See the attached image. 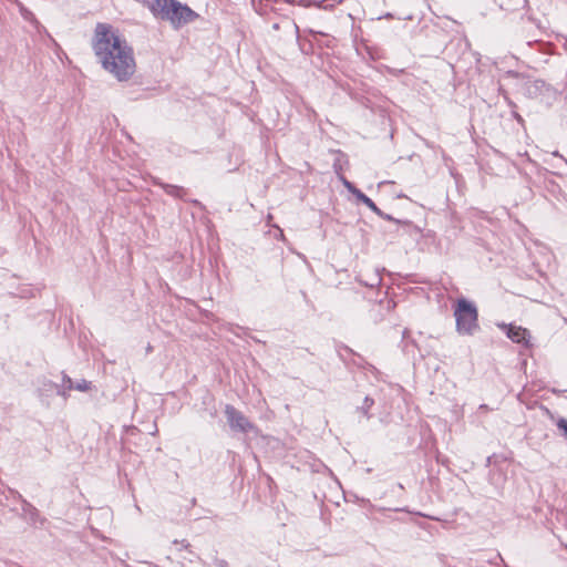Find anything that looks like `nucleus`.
Here are the masks:
<instances>
[{"label":"nucleus","mask_w":567,"mask_h":567,"mask_svg":"<svg viewBox=\"0 0 567 567\" xmlns=\"http://www.w3.org/2000/svg\"><path fill=\"white\" fill-rule=\"evenodd\" d=\"M92 49L102 68L120 82L128 81L136 71L132 47L107 23H97Z\"/></svg>","instance_id":"nucleus-1"},{"label":"nucleus","mask_w":567,"mask_h":567,"mask_svg":"<svg viewBox=\"0 0 567 567\" xmlns=\"http://www.w3.org/2000/svg\"><path fill=\"white\" fill-rule=\"evenodd\" d=\"M507 76L516 80L517 92L529 100H536L547 107L551 106L558 97L559 91L542 79H534L529 74L514 70L507 71Z\"/></svg>","instance_id":"nucleus-2"},{"label":"nucleus","mask_w":567,"mask_h":567,"mask_svg":"<svg viewBox=\"0 0 567 567\" xmlns=\"http://www.w3.org/2000/svg\"><path fill=\"white\" fill-rule=\"evenodd\" d=\"M455 330L460 336H474L481 330L478 323V309L473 300L460 297L453 305Z\"/></svg>","instance_id":"nucleus-3"},{"label":"nucleus","mask_w":567,"mask_h":567,"mask_svg":"<svg viewBox=\"0 0 567 567\" xmlns=\"http://www.w3.org/2000/svg\"><path fill=\"white\" fill-rule=\"evenodd\" d=\"M225 416L229 427L235 432L249 433L256 430V426L231 404H226Z\"/></svg>","instance_id":"nucleus-4"},{"label":"nucleus","mask_w":567,"mask_h":567,"mask_svg":"<svg viewBox=\"0 0 567 567\" xmlns=\"http://www.w3.org/2000/svg\"><path fill=\"white\" fill-rule=\"evenodd\" d=\"M197 18L198 14L187 4H184L177 0L173 1V6L171 8V19L168 22L174 29H179L181 27L195 21Z\"/></svg>","instance_id":"nucleus-5"},{"label":"nucleus","mask_w":567,"mask_h":567,"mask_svg":"<svg viewBox=\"0 0 567 567\" xmlns=\"http://www.w3.org/2000/svg\"><path fill=\"white\" fill-rule=\"evenodd\" d=\"M497 327L505 333V336L514 343L522 344L526 348L530 347V333L529 330L516 326L515 323H497Z\"/></svg>","instance_id":"nucleus-6"},{"label":"nucleus","mask_w":567,"mask_h":567,"mask_svg":"<svg viewBox=\"0 0 567 567\" xmlns=\"http://www.w3.org/2000/svg\"><path fill=\"white\" fill-rule=\"evenodd\" d=\"M340 181L346 189L354 196L358 203L365 205L370 210L377 209V204L365 195L361 189H359L352 182L347 179L344 176H340Z\"/></svg>","instance_id":"nucleus-7"},{"label":"nucleus","mask_w":567,"mask_h":567,"mask_svg":"<svg viewBox=\"0 0 567 567\" xmlns=\"http://www.w3.org/2000/svg\"><path fill=\"white\" fill-rule=\"evenodd\" d=\"M10 492H11V494L14 495V497H17L18 499L21 501L22 516L29 524L35 525L38 522H42L39 511L31 503H29L27 499H24L20 493L14 492V491H10Z\"/></svg>","instance_id":"nucleus-8"},{"label":"nucleus","mask_w":567,"mask_h":567,"mask_svg":"<svg viewBox=\"0 0 567 567\" xmlns=\"http://www.w3.org/2000/svg\"><path fill=\"white\" fill-rule=\"evenodd\" d=\"M305 455L307 458L312 460V462L307 460L301 465H296L295 463L290 462V454L286 452V464H290L291 470L296 468L299 472L310 473H319L321 468L324 467L321 462L313 460L309 452H305Z\"/></svg>","instance_id":"nucleus-9"},{"label":"nucleus","mask_w":567,"mask_h":567,"mask_svg":"<svg viewBox=\"0 0 567 567\" xmlns=\"http://www.w3.org/2000/svg\"><path fill=\"white\" fill-rule=\"evenodd\" d=\"M173 1L174 0H154L148 8L156 19L168 21L171 19Z\"/></svg>","instance_id":"nucleus-10"},{"label":"nucleus","mask_w":567,"mask_h":567,"mask_svg":"<svg viewBox=\"0 0 567 567\" xmlns=\"http://www.w3.org/2000/svg\"><path fill=\"white\" fill-rule=\"evenodd\" d=\"M39 396L42 402L45 404H49V398L53 394L62 395L66 398V392L61 389L56 383L50 381V380H43L42 385L38 389Z\"/></svg>","instance_id":"nucleus-11"},{"label":"nucleus","mask_w":567,"mask_h":567,"mask_svg":"<svg viewBox=\"0 0 567 567\" xmlns=\"http://www.w3.org/2000/svg\"><path fill=\"white\" fill-rule=\"evenodd\" d=\"M409 330L404 329L402 332V350L408 355L411 354L413 358L415 357L414 350H417L419 357L423 359L425 355L430 354L429 351L423 350L419 343L414 339L409 338Z\"/></svg>","instance_id":"nucleus-12"},{"label":"nucleus","mask_w":567,"mask_h":567,"mask_svg":"<svg viewBox=\"0 0 567 567\" xmlns=\"http://www.w3.org/2000/svg\"><path fill=\"white\" fill-rule=\"evenodd\" d=\"M343 0H286V3L299 4L302 7L315 6L318 9L332 10L338 3H342Z\"/></svg>","instance_id":"nucleus-13"},{"label":"nucleus","mask_w":567,"mask_h":567,"mask_svg":"<svg viewBox=\"0 0 567 567\" xmlns=\"http://www.w3.org/2000/svg\"><path fill=\"white\" fill-rule=\"evenodd\" d=\"M371 212H373L380 218H382L384 220H388V221H391V223H394L398 226H401V227H403L405 229H410V228L416 229V226H414V224L411 220L395 218L392 215L386 214L383 210H381L378 206H377V209H372Z\"/></svg>","instance_id":"nucleus-14"},{"label":"nucleus","mask_w":567,"mask_h":567,"mask_svg":"<svg viewBox=\"0 0 567 567\" xmlns=\"http://www.w3.org/2000/svg\"><path fill=\"white\" fill-rule=\"evenodd\" d=\"M161 186L167 195L173 196L175 198L184 199L187 193V190L182 186L165 183H162Z\"/></svg>","instance_id":"nucleus-15"},{"label":"nucleus","mask_w":567,"mask_h":567,"mask_svg":"<svg viewBox=\"0 0 567 567\" xmlns=\"http://www.w3.org/2000/svg\"><path fill=\"white\" fill-rule=\"evenodd\" d=\"M374 405V399L370 395L364 396L362 405L357 408V412L361 413L364 417L370 420L372 414L370 413L371 408Z\"/></svg>","instance_id":"nucleus-16"},{"label":"nucleus","mask_w":567,"mask_h":567,"mask_svg":"<svg viewBox=\"0 0 567 567\" xmlns=\"http://www.w3.org/2000/svg\"><path fill=\"white\" fill-rule=\"evenodd\" d=\"M555 424L560 435L567 441V417L559 416Z\"/></svg>","instance_id":"nucleus-17"},{"label":"nucleus","mask_w":567,"mask_h":567,"mask_svg":"<svg viewBox=\"0 0 567 567\" xmlns=\"http://www.w3.org/2000/svg\"><path fill=\"white\" fill-rule=\"evenodd\" d=\"M340 157H344V154H343V153H341V152H339V156H338V157L334 159V162H333V169H334L336 174H337L339 177H340V176H343V175L341 174V172H342V169H343V168H342V165H341V158H340Z\"/></svg>","instance_id":"nucleus-18"},{"label":"nucleus","mask_w":567,"mask_h":567,"mask_svg":"<svg viewBox=\"0 0 567 567\" xmlns=\"http://www.w3.org/2000/svg\"><path fill=\"white\" fill-rule=\"evenodd\" d=\"M299 297L305 302V307H306L305 311L306 312H310V311L315 310L313 303L308 299V297H307L305 291H300L299 292Z\"/></svg>","instance_id":"nucleus-19"},{"label":"nucleus","mask_w":567,"mask_h":567,"mask_svg":"<svg viewBox=\"0 0 567 567\" xmlns=\"http://www.w3.org/2000/svg\"><path fill=\"white\" fill-rule=\"evenodd\" d=\"M62 380H63V388H61L62 390L65 391V390L73 389V381L68 374L63 373Z\"/></svg>","instance_id":"nucleus-20"},{"label":"nucleus","mask_w":567,"mask_h":567,"mask_svg":"<svg viewBox=\"0 0 567 567\" xmlns=\"http://www.w3.org/2000/svg\"><path fill=\"white\" fill-rule=\"evenodd\" d=\"M90 382H87L86 380H82L81 382H78L75 385L73 384V389H76L79 391H86L90 389Z\"/></svg>","instance_id":"nucleus-21"},{"label":"nucleus","mask_w":567,"mask_h":567,"mask_svg":"<svg viewBox=\"0 0 567 567\" xmlns=\"http://www.w3.org/2000/svg\"><path fill=\"white\" fill-rule=\"evenodd\" d=\"M213 561L216 567H228V561L226 559L215 557Z\"/></svg>","instance_id":"nucleus-22"},{"label":"nucleus","mask_w":567,"mask_h":567,"mask_svg":"<svg viewBox=\"0 0 567 567\" xmlns=\"http://www.w3.org/2000/svg\"><path fill=\"white\" fill-rule=\"evenodd\" d=\"M173 543H174V544H181V545H182V547H183V548H185V549H187V548L190 546V545H189V543H188L187 540H185V539H183V540H181V542H179V540H177V539H175Z\"/></svg>","instance_id":"nucleus-23"},{"label":"nucleus","mask_w":567,"mask_h":567,"mask_svg":"<svg viewBox=\"0 0 567 567\" xmlns=\"http://www.w3.org/2000/svg\"><path fill=\"white\" fill-rule=\"evenodd\" d=\"M393 18H394V14H393V13H391V12H386V13H384V14H382V16L378 17V20H381V19H388V20H389V19H393Z\"/></svg>","instance_id":"nucleus-24"},{"label":"nucleus","mask_w":567,"mask_h":567,"mask_svg":"<svg viewBox=\"0 0 567 567\" xmlns=\"http://www.w3.org/2000/svg\"><path fill=\"white\" fill-rule=\"evenodd\" d=\"M275 237L276 238H284V230L281 228H279V227H276Z\"/></svg>","instance_id":"nucleus-25"},{"label":"nucleus","mask_w":567,"mask_h":567,"mask_svg":"<svg viewBox=\"0 0 567 567\" xmlns=\"http://www.w3.org/2000/svg\"><path fill=\"white\" fill-rule=\"evenodd\" d=\"M21 12H22V16L24 19H29V17L32 16V13L30 11H28L27 9H24L22 7H21Z\"/></svg>","instance_id":"nucleus-26"},{"label":"nucleus","mask_w":567,"mask_h":567,"mask_svg":"<svg viewBox=\"0 0 567 567\" xmlns=\"http://www.w3.org/2000/svg\"><path fill=\"white\" fill-rule=\"evenodd\" d=\"M513 116H514V118H515L518 123H523V122H524V118H523V117H522V115H519L518 113L513 112Z\"/></svg>","instance_id":"nucleus-27"},{"label":"nucleus","mask_w":567,"mask_h":567,"mask_svg":"<svg viewBox=\"0 0 567 567\" xmlns=\"http://www.w3.org/2000/svg\"><path fill=\"white\" fill-rule=\"evenodd\" d=\"M152 351H153V347L151 344H148L147 348H146V352L150 353Z\"/></svg>","instance_id":"nucleus-28"},{"label":"nucleus","mask_w":567,"mask_h":567,"mask_svg":"<svg viewBox=\"0 0 567 567\" xmlns=\"http://www.w3.org/2000/svg\"><path fill=\"white\" fill-rule=\"evenodd\" d=\"M272 28H274L275 30H279L280 25H279V23H278V22H276V23H274Z\"/></svg>","instance_id":"nucleus-29"},{"label":"nucleus","mask_w":567,"mask_h":567,"mask_svg":"<svg viewBox=\"0 0 567 567\" xmlns=\"http://www.w3.org/2000/svg\"><path fill=\"white\" fill-rule=\"evenodd\" d=\"M344 350H347L348 352L352 353V350L349 347H347V346H344Z\"/></svg>","instance_id":"nucleus-30"},{"label":"nucleus","mask_w":567,"mask_h":567,"mask_svg":"<svg viewBox=\"0 0 567 567\" xmlns=\"http://www.w3.org/2000/svg\"><path fill=\"white\" fill-rule=\"evenodd\" d=\"M395 511H396V512H399V511H400V512H406V508H396Z\"/></svg>","instance_id":"nucleus-31"},{"label":"nucleus","mask_w":567,"mask_h":567,"mask_svg":"<svg viewBox=\"0 0 567 567\" xmlns=\"http://www.w3.org/2000/svg\"><path fill=\"white\" fill-rule=\"evenodd\" d=\"M398 197H399V198H402V197H405V195H404L403 193H400V194L398 195Z\"/></svg>","instance_id":"nucleus-32"},{"label":"nucleus","mask_w":567,"mask_h":567,"mask_svg":"<svg viewBox=\"0 0 567 567\" xmlns=\"http://www.w3.org/2000/svg\"><path fill=\"white\" fill-rule=\"evenodd\" d=\"M399 488H403V485L401 483H398Z\"/></svg>","instance_id":"nucleus-33"},{"label":"nucleus","mask_w":567,"mask_h":567,"mask_svg":"<svg viewBox=\"0 0 567 567\" xmlns=\"http://www.w3.org/2000/svg\"><path fill=\"white\" fill-rule=\"evenodd\" d=\"M12 1L18 3V6H21V2H18V0H12Z\"/></svg>","instance_id":"nucleus-34"}]
</instances>
